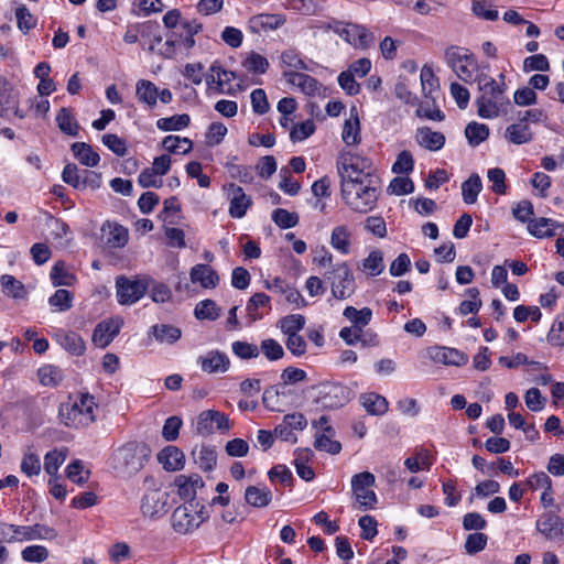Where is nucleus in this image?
Wrapping results in <instances>:
<instances>
[{"instance_id":"obj_1","label":"nucleus","mask_w":564,"mask_h":564,"mask_svg":"<svg viewBox=\"0 0 564 564\" xmlns=\"http://www.w3.org/2000/svg\"><path fill=\"white\" fill-rule=\"evenodd\" d=\"M474 82L477 83L479 91L475 100L478 116L484 119L497 118L510 105V100L506 96V84L497 83L486 73L477 74Z\"/></svg>"},{"instance_id":"obj_2","label":"nucleus","mask_w":564,"mask_h":564,"mask_svg":"<svg viewBox=\"0 0 564 564\" xmlns=\"http://www.w3.org/2000/svg\"><path fill=\"white\" fill-rule=\"evenodd\" d=\"M341 196L358 213H368L378 200V187L370 178H341Z\"/></svg>"},{"instance_id":"obj_3","label":"nucleus","mask_w":564,"mask_h":564,"mask_svg":"<svg viewBox=\"0 0 564 564\" xmlns=\"http://www.w3.org/2000/svg\"><path fill=\"white\" fill-rule=\"evenodd\" d=\"M151 451L147 444L129 442L115 453V468L124 476H131L143 467Z\"/></svg>"},{"instance_id":"obj_4","label":"nucleus","mask_w":564,"mask_h":564,"mask_svg":"<svg viewBox=\"0 0 564 564\" xmlns=\"http://www.w3.org/2000/svg\"><path fill=\"white\" fill-rule=\"evenodd\" d=\"M152 279L148 275H118L116 278V297L120 305H133L150 290Z\"/></svg>"},{"instance_id":"obj_5","label":"nucleus","mask_w":564,"mask_h":564,"mask_svg":"<svg viewBox=\"0 0 564 564\" xmlns=\"http://www.w3.org/2000/svg\"><path fill=\"white\" fill-rule=\"evenodd\" d=\"M325 280L330 282L332 294L337 300L350 297L355 291V279L346 262H341L324 272Z\"/></svg>"},{"instance_id":"obj_6","label":"nucleus","mask_w":564,"mask_h":564,"mask_svg":"<svg viewBox=\"0 0 564 564\" xmlns=\"http://www.w3.org/2000/svg\"><path fill=\"white\" fill-rule=\"evenodd\" d=\"M445 59L459 79L465 83L473 80V73L477 63L474 55L468 53V50L451 46L445 51Z\"/></svg>"},{"instance_id":"obj_7","label":"nucleus","mask_w":564,"mask_h":564,"mask_svg":"<svg viewBox=\"0 0 564 564\" xmlns=\"http://www.w3.org/2000/svg\"><path fill=\"white\" fill-rule=\"evenodd\" d=\"M376 478L370 471L356 474L351 478V490L360 509H372L377 503V495L370 488Z\"/></svg>"},{"instance_id":"obj_8","label":"nucleus","mask_w":564,"mask_h":564,"mask_svg":"<svg viewBox=\"0 0 564 564\" xmlns=\"http://www.w3.org/2000/svg\"><path fill=\"white\" fill-rule=\"evenodd\" d=\"M231 429L229 417L217 410L203 411L197 417L196 432L208 436L215 432L227 433Z\"/></svg>"},{"instance_id":"obj_9","label":"nucleus","mask_w":564,"mask_h":564,"mask_svg":"<svg viewBox=\"0 0 564 564\" xmlns=\"http://www.w3.org/2000/svg\"><path fill=\"white\" fill-rule=\"evenodd\" d=\"M337 169L339 176H350L351 174L372 176L375 173L369 159L350 152L341 153L338 156Z\"/></svg>"},{"instance_id":"obj_10","label":"nucleus","mask_w":564,"mask_h":564,"mask_svg":"<svg viewBox=\"0 0 564 564\" xmlns=\"http://www.w3.org/2000/svg\"><path fill=\"white\" fill-rule=\"evenodd\" d=\"M170 495L160 488L149 489L141 500V512L144 517L158 519L167 512Z\"/></svg>"},{"instance_id":"obj_11","label":"nucleus","mask_w":564,"mask_h":564,"mask_svg":"<svg viewBox=\"0 0 564 564\" xmlns=\"http://www.w3.org/2000/svg\"><path fill=\"white\" fill-rule=\"evenodd\" d=\"M171 524L176 533L188 534L202 524V519L197 520L195 506L193 503H185L173 511Z\"/></svg>"},{"instance_id":"obj_12","label":"nucleus","mask_w":564,"mask_h":564,"mask_svg":"<svg viewBox=\"0 0 564 564\" xmlns=\"http://www.w3.org/2000/svg\"><path fill=\"white\" fill-rule=\"evenodd\" d=\"M224 191L230 202L229 215L232 218L243 217L252 204L251 198L240 186H237L234 183L225 184Z\"/></svg>"},{"instance_id":"obj_13","label":"nucleus","mask_w":564,"mask_h":564,"mask_svg":"<svg viewBox=\"0 0 564 564\" xmlns=\"http://www.w3.org/2000/svg\"><path fill=\"white\" fill-rule=\"evenodd\" d=\"M100 240L108 249L123 248L129 240L128 229L117 223L105 221L100 228Z\"/></svg>"},{"instance_id":"obj_14","label":"nucleus","mask_w":564,"mask_h":564,"mask_svg":"<svg viewBox=\"0 0 564 564\" xmlns=\"http://www.w3.org/2000/svg\"><path fill=\"white\" fill-rule=\"evenodd\" d=\"M349 390L340 383H327L321 390V403L325 408H340L349 401Z\"/></svg>"},{"instance_id":"obj_15","label":"nucleus","mask_w":564,"mask_h":564,"mask_svg":"<svg viewBox=\"0 0 564 564\" xmlns=\"http://www.w3.org/2000/svg\"><path fill=\"white\" fill-rule=\"evenodd\" d=\"M536 530L549 540H564V520L552 512H546L536 521Z\"/></svg>"},{"instance_id":"obj_16","label":"nucleus","mask_w":564,"mask_h":564,"mask_svg":"<svg viewBox=\"0 0 564 564\" xmlns=\"http://www.w3.org/2000/svg\"><path fill=\"white\" fill-rule=\"evenodd\" d=\"M59 420L69 427H85L95 421V416H89L80 412L78 402L64 403L59 406Z\"/></svg>"},{"instance_id":"obj_17","label":"nucleus","mask_w":564,"mask_h":564,"mask_svg":"<svg viewBox=\"0 0 564 564\" xmlns=\"http://www.w3.org/2000/svg\"><path fill=\"white\" fill-rule=\"evenodd\" d=\"M336 32L355 47L366 48L373 42V35L365 26L347 23Z\"/></svg>"},{"instance_id":"obj_18","label":"nucleus","mask_w":564,"mask_h":564,"mask_svg":"<svg viewBox=\"0 0 564 564\" xmlns=\"http://www.w3.org/2000/svg\"><path fill=\"white\" fill-rule=\"evenodd\" d=\"M286 22L283 14L261 13L251 17L248 21V29L251 33L261 34L281 28Z\"/></svg>"},{"instance_id":"obj_19","label":"nucleus","mask_w":564,"mask_h":564,"mask_svg":"<svg viewBox=\"0 0 564 564\" xmlns=\"http://www.w3.org/2000/svg\"><path fill=\"white\" fill-rule=\"evenodd\" d=\"M202 370L207 373L226 372L229 369L230 360L225 352L210 350L198 358Z\"/></svg>"},{"instance_id":"obj_20","label":"nucleus","mask_w":564,"mask_h":564,"mask_svg":"<svg viewBox=\"0 0 564 564\" xmlns=\"http://www.w3.org/2000/svg\"><path fill=\"white\" fill-rule=\"evenodd\" d=\"M430 357L433 361L447 366H463L467 364L468 357L455 348L435 347L430 350Z\"/></svg>"},{"instance_id":"obj_21","label":"nucleus","mask_w":564,"mask_h":564,"mask_svg":"<svg viewBox=\"0 0 564 564\" xmlns=\"http://www.w3.org/2000/svg\"><path fill=\"white\" fill-rule=\"evenodd\" d=\"M121 323L105 321L97 325L93 333V341L100 348L107 347L120 332Z\"/></svg>"},{"instance_id":"obj_22","label":"nucleus","mask_w":564,"mask_h":564,"mask_svg":"<svg viewBox=\"0 0 564 564\" xmlns=\"http://www.w3.org/2000/svg\"><path fill=\"white\" fill-rule=\"evenodd\" d=\"M417 144L430 151H438L445 144V135L442 132L433 131L429 127H420L415 132Z\"/></svg>"},{"instance_id":"obj_23","label":"nucleus","mask_w":564,"mask_h":564,"mask_svg":"<svg viewBox=\"0 0 564 564\" xmlns=\"http://www.w3.org/2000/svg\"><path fill=\"white\" fill-rule=\"evenodd\" d=\"M283 76L288 83L300 88L307 96H314L318 93L321 84L314 77L299 72H284Z\"/></svg>"},{"instance_id":"obj_24","label":"nucleus","mask_w":564,"mask_h":564,"mask_svg":"<svg viewBox=\"0 0 564 564\" xmlns=\"http://www.w3.org/2000/svg\"><path fill=\"white\" fill-rule=\"evenodd\" d=\"M17 531L20 535V541L53 540L57 536L55 529L39 523L34 525H18Z\"/></svg>"},{"instance_id":"obj_25","label":"nucleus","mask_w":564,"mask_h":564,"mask_svg":"<svg viewBox=\"0 0 564 564\" xmlns=\"http://www.w3.org/2000/svg\"><path fill=\"white\" fill-rule=\"evenodd\" d=\"M158 460L169 471L181 470L185 464V456L176 446L169 445L158 454Z\"/></svg>"},{"instance_id":"obj_26","label":"nucleus","mask_w":564,"mask_h":564,"mask_svg":"<svg viewBox=\"0 0 564 564\" xmlns=\"http://www.w3.org/2000/svg\"><path fill=\"white\" fill-rule=\"evenodd\" d=\"M189 275L193 283L198 282L205 289L215 288L219 281L217 272L207 264L194 265Z\"/></svg>"},{"instance_id":"obj_27","label":"nucleus","mask_w":564,"mask_h":564,"mask_svg":"<svg viewBox=\"0 0 564 564\" xmlns=\"http://www.w3.org/2000/svg\"><path fill=\"white\" fill-rule=\"evenodd\" d=\"M560 226L564 227V224L560 225L556 220L541 217L530 220L528 224V230L536 238H545L553 237L555 235V228Z\"/></svg>"},{"instance_id":"obj_28","label":"nucleus","mask_w":564,"mask_h":564,"mask_svg":"<svg viewBox=\"0 0 564 564\" xmlns=\"http://www.w3.org/2000/svg\"><path fill=\"white\" fill-rule=\"evenodd\" d=\"M230 75L232 78H236V73L224 69L217 62L213 63L209 67L208 73L205 76L206 84L208 87L214 88L218 94H230V91H225L224 86L225 82L223 76Z\"/></svg>"},{"instance_id":"obj_29","label":"nucleus","mask_w":564,"mask_h":564,"mask_svg":"<svg viewBox=\"0 0 564 564\" xmlns=\"http://www.w3.org/2000/svg\"><path fill=\"white\" fill-rule=\"evenodd\" d=\"M246 502L254 508H264L272 501V491L269 488L248 486L245 491Z\"/></svg>"},{"instance_id":"obj_30","label":"nucleus","mask_w":564,"mask_h":564,"mask_svg":"<svg viewBox=\"0 0 564 564\" xmlns=\"http://www.w3.org/2000/svg\"><path fill=\"white\" fill-rule=\"evenodd\" d=\"M192 455L200 469L210 471L217 463V453L214 447L207 445L196 446Z\"/></svg>"},{"instance_id":"obj_31","label":"nucleus","mask_w":564,"mask_h":564,"mask_svg":"<svg viewBox=\"0 0 564 564\" xmlns=\"http://www.w3.org/2000/svg\"><path fill=\"white\" fill-rule=\"evenodd\" d=\"M54 286H72L76 282V276L66 268L62 260L56 261L50 273Z\"/></svg>"},{"instance_id":"obj_32","label":"nucleus","mask_w":564,"mask_h":564,"mask_svg":"<svg viewBox=\"0 0 564 564\" xmlns=\"http://www.w3.org/2000/svg\"><path fill=\"white\" fill-rule=\"evenodd\" d=\"M150 333L156 341L170 345L176 343L182 336V330L178 327L167 324H156L151 327Z\"/></svg>"},{"instance_id":"obj_33","label":"nucleus","mask_w":564,"mask_h":564,"mask_svg":"<svg viewBox=\"0 0 564 564\" xmlns=\"http://www.w3.org/2000/svg\"><path fill=\"white\" fill-rule=\"evenodd\" d=\"M343 314L354 324L352 327L359 333H362V328L367 326L372 318V311L369 307L357 310L354 306H347Z\"/></svg>"},{"instance_id":"obj_34","label":"nucleus","mask_w":564,"mask_h":564,"mask_svg":"<svg viewBox=\"0 0 564 564\" xmlns=\"http://www.w3.org/2000/svg\"><path fill=\"white\" fill-rule=\"evenodd\" d=\"M74 156L86 166H96L99 163L100 156L93 148L85 142H75L72 144Z\"/></svg>"},{"instance_id":"obj_35","label":"nucleus","mask_w":564,"mask_h":564,"mask_svg":"<svg viewBox=\"0 0 564 564\" xmlns=\"http://www.w3.org/2000/svg\"><path fill=\"white\" fill-rule=\"evenodd\" d=\"M506 139L513 144H524L532 140L533 133L525 123H512L506 129Z\"/></svg>"},{"instance_id":"obj_36","label":"nucleus","mask_w":564,"mask_h":564,"mask_svg":"<svg viewBox=\"0 0 564 564\" xmlns=\"http://www.w3.org/2000/svg\"><path fill=\"white\" fill-rule=\"evenodd\" d=\"M135 96L139 101L153 108L158 101V87L150 80L140 79L135 85Z\"/></svg>"},{"instance_id":"obj_37","label":"nucleus","mask_w":564,"mask_h":564,"mask_svg":"<svg viewBox=\"0 0 564 564\" xmlns=\"http://www.w3.org/2000/svg\"><path fill=\"white\" fill-rule=\"evenodd\" d=\"M56 122L59 130L68 135L76 137L79 132V124L75 120L72 110L69 108H61L57 116Z\"/></svg>"},{"instance_id":"obj_38","label":"nucleus","mask_w":564,"mask_h":564,"mask_svg":"<svg viewBox=\"0 0 564 564\" xmlns=\"http://www.w3.org/2000/svg\"><path fill=\"white\" fill-rule=\"evenodd\" d=\"M350 117L351 119L345 121L343 129V140L348 145L359 142L360 123L356 107L350 109Z\"/></svg>"},{"instance_id":"obj_39","label":"nucleus","mask_w":564,"mask_h":564,"mask_svg":"<svg viewBox=\"0 0 564 564\" xmlns=\"http://www.w3.org/2000/svg\"><path fill=\"white\" fill-rule=\"evenodd\" d=\"M465 135L471 147H477L488 139L489 128L485 123L471 121L465 128Z\"/></svg>"},{"instance_id":"obj_40","label":"nucleus","mask_w":564,"mask_h":564,"mask_svg":"<svg viewBox=\"0 0 564 564\" xmlns=\"http://www.w3.org/2000/svg\"><path fill=\"white\" fill-rule=\"evenodd\" d=\"M270 308V296L264 293L253 294L247 302L246 311L250 318V322H256L262 318V315L258 312L259 308Z\"/></svg>"},{"instance_id":"obj_41","label":"nucleus","mask_w":564,"mask_h":564,"mask_svg":"<svg viewBox=\"0 0 564 564\" xmlns=\"http://www.w3.org/2000/svg\"><path fill=\"white\" fill-rule=\"evenodd\" d=\"M362 405L372 415H382L388 411V401L377 393H368L361 397Z\"/></svg>"},{"instance_id":"obj_42","label":"nucleus","mask_w":564,"mask_h":564,"mask_svg":"<svg viewBox=\"0 0 564 564\" xmlns=\"http://www.w3.org/2000/svg\"><path fill=\"white\" fill-rule=\"evenodd\" d=\"M421 85L422 91L426 99H431L435 104V97L433 94L437 91L438 78L434 75L433 70L429 66H424L421 70Z\"/></svg>"},{"instance_id":"obj_43","label":"nucleus","mask_w":564,"mask_h":564,"mask_svg":"<svg viewBox=\"0 0 564 564\" xmlns=\"http://www.w3.org/2000/svg\"><path fill=\"white\" fill-rule=\"evenodd\" d=\"M197 319L216 321L221 315V308L213 300H204L194 310Z\"/></svg>"},{"instance_id":"obj_44","label":"nucleus","mask_w":564,"mask_h":564,"mask_svg":"<svg viewBox=\"0 0 564 564\" xmlns=\"http://www.w3.org/2000/svg\"><path fill=\"white\" fill-rule=\"evenodd\" d=\"M1 285L3 288V292L15 300H21L26 297V290L22 282L17 280L14 276L4 274L1 276Z\"/></svg>"},{"instance_id":"obj_45","label":"nucleus","mask_w":564,"mask_h":564,"mask_svg":"<svg viewBox=\"0 0 564 564\" xmlns=\"http://www.w3.org/2000/svg\"><path fill=\"white\" fill-rule=\"evenodd\" d=\"M189 116L187 113H182L159 119L156 121V127L162 131H180L186 128L189 124Z\"/></svg>"},{"instance_id":"obj_46","label":"nucleus","mask_w":564,"mask_h":564,"mask_svg":"<svg viewBox=\"0 0 564 564\" xmlns=\"http://www.w3.org/2000/svg\"><path fill=\"white\" fill-rule=\"evenodd\" d=\"M349 237L350 234L345 226H337L333 229L330 236V245L343 254L349 253Z\"/></svg>"},{"instance_id":"obj_47","label":"nucleus","mask_w":564,"mask_h":564,"mask_svg":"<svg viewBox=\"0 0 564 564\" xmlns=\"http://www.w3.org/2000/svg\"><path fill=\"white\" fill-rule=\"evenodd\" d=\"M162 147L171 153L185 154L191 151L193 143L187 138L167 135L163 139Z\"/></svg>"},{"instance_id":"obj_48","label":"nucleus","mask_w":564,"mask_h":564,"mask_svg":"<svg viewBox=\"0 0 564 564\" xmlns=\"http://www.w3.org/2000/svg\"><path fill=\"white\" fill-rule=\"evenodd\" d=\"M460 188L463 200L466 204H474L482 189L481 178H466Z\"/></svg>"},{"instance_id":"obj_49","label":"nucleus","mask_w":564,"mask_h":564,"mask_svg":"<svg viewBox=\"0 0 564 564\" xmlns=\"http://www.w3.org/2000/svg\"><path fill=\"white\" fill-rule=\"evenodd\" d=\"M74 294L65 289H58L50 296L48 303L59 312L68 311L73 306Z\"/></svg>"},{"instance_id":"obj_50","label":"nucleus","mask_w":564,"mask_h":564,"mask_svg":"<svg viewBox=\"0 0 564 564\" xmlns=\"http://www.w3.org/2000/svg\"><path fill=\"white\" fill-rule=\"evenodd\" d=\"M305 325V317L301 314H292L280 319L279 326L285 335L297 334Z\"/></svg>"},{"instance_id":"obj_51","label":"nucleus","mask_w":564,"mask_h":564,"mask_svg":"<svg viewBox=\"0 0 564 564\" xmlns=\"http://www.w3.org/2000/svg\"><path fill=\"white\" fill-rule=\"evenodd\" d=\"M242 66L253 74H264L269 68V62L264 56L251 52L242 62Z\"/></svg>"},{"instance_id":"obj_52","label":"nucleus","mask_w":564,"mask_h":564,"mask_svg":"<svg viewBox=\"0 0 564 564\" xmlns=\"http://www.w3.org/2000/svg\"><path fill=\"white\" fill-rule=\"evenodd\" d=\"M299 219L300 218L296 213H290L284 208H276L272 213V220L282 229L295 227L299 224Z\"/></svg>"},{"instance_id":"obj_53","label":"nucleus","mask_w":564,"mask_h":564,"mask_svg":"<svg viewBox=\"0 0 564 564\" xmlns=\"http://www.w3.org/2000/svg\"><path fill=\"white\" fill-rule=\"evenodd\" d=\"M171 166V158L169 154H162L154 159L152 169L144 167L139 176H159L169 172Z\"/></svg>"},{"instance_id":"obj_54","label":"nucleus","mask_w":564,"mask_h":564,"mask_svg":"<svg viewBox=\"0 0 564 564\" xmlns=\"http://www.w3.org/2000/svg\"><path fill=\"white\" fill-rule=\"evenodd\" d=\"M362 268L371 276L379 275L384 269L382 252L380 250H372L364 260Z\"/></svg>"},{"instance_id":"obj_55","label":"nucleus","mask_w":564,"mask_h":564,"mask_svg":"<svg viewBox=\"0 0 564 564\" xmlns=\"http://www.w3.org/2000/svg\"><path fill=\"white\" fill-rule=\"evenodd\" d=\"M39 378L44 386H57L63 380V372L56 366H45L39 369Z\"/></svg>"},{"instance_id":"obj_56","label":"nucleus","mask_w":564,"mask_h":564,"mask_svg":"<svg viewBox=\"0 0 564 564\" xmlns=\"http://www.w3.org/2000/svg\"><path fill=\"white\" fill-rule=\"evenodd\" d=\"M15 18L18 28L23 34H26L36 25L35 18L31 14L30 10L25 6L17 8Z\"/></svg>"},{"instance_id":"obj_57","label":"nucleus","mask_w":564,"mask_h":564,"mask_svg":"<svg viewBox=\"0 0 564 564\" xmlns=\"http://www.w3.org/2000/svg\"><path fill=\"white\" fill-rule=\"evenodd\" d=\"M62 346L72 355L82 356L85 352V343L83 338L76 333L65 335L62 340Z\"/></svg>"},{"instance_id":"obj_58","label":"nucleus","mask_w":564,"mask_h":564,"mask_svg":"<svg viewBox=\"0 0 564 564\" xmlns=\"http://www.w3.org/2000/svg\"><path fill=\"white\" fill-rule=\"evenodd\" d=\"M414 161L410 151H402L397 156L391 171L395 174H410L413 170Z\"/></svg>"},{"instance_id":"obj_59","label":"nucleus","mask_w":564,"mask_h":564,"mask_svg":"<svg viewBox=\"0 0 564 564\" xmlns=\"http://www.w3.org/2000/svg\"><path fill=\"white\" fill-rule=\"evenodd\" d=\"M467 294L471 297V300L463 301L459 304V313L462 315L475 314L481 307L479 291L476 288L468 289Z\"/></svg>"},{"instance_id":"obj_60","label":"nucleus","mask_w":564,"mask_h":564,"mask_svg":"<svg viewBox=\"0 0 564 564\" xmlns=\"http://www.w3.org/2000/svg\"><path fill=\"white\" fill-rule=\"evenodd\" d=\"M174 485L177 488L178 496L184 500H188V503H192L196 497V490L191 485V478H187L185 475H178L174 480Z\"/></svg>"},{"instance_id":"obj_61","label":"nucleus","mask_w":564,"mask_h":564,"mask_svg":"<svg viewBox=\"0 0 564 564\" xmlns=\"http://www.w3.org/2000/svg\"><path fill=\"white\" fill-rule=\"evenodd\" d=\"M66 455L57 449L46 453L44 457L45 471L51 476H55L59 466L64 463Z\"/></svg>"},{"instance_id":"obj_62","label":"nucleus","mask_w":564,"mask_h":564,"mask_svg":"<svg viewBox=\"0 0 564 564\" xmlns=\"http://www.w3.org/2000/svg\"><path fill=\"white\" fill-rule=\"evenodd\" d=\"M488 536L485 533L476 532L467 536L465 541L466 553L473 555L482 551L487 545Z\"/></svg>"},{"instance_id":"obj_63","label":"nucleus","mask_w":564,"mask_h":564,"mask_svg":"<svg viewBox=\"0 0 564 564\" xmlns=\"http://www.w3.org/2000/svg\"><path fill=\"white\" fill-rule=\"evenodd\" d=\"M546 338L552 346H564V316L553 322Z\"/></svg>"},{"instance_id":"obj_64","label":"nucleus","mask_w":564,"mask_h":564,"mask_svg":"<svg viewBox=\"0 0 564 564\" xmlns=\"http://www.w3.org/2000/svg\"><path fill=\"white\" fill-rule=\"evenodd\" d=\"M261 350L271 361L279 360L284 356L283 347L272 338H268L261 341Z\"/></svg>"}]
</instances>
